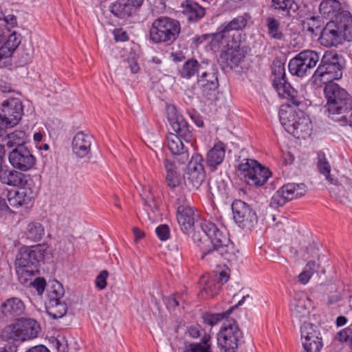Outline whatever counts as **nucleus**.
I'll use <instances>...</instances> for the list:
<instances>
[{"label":"nucleus","instance_id":"1","mask_svg":"<svg viewBox=\"0 0 352 352\" xmlns=\"http://www.w3.org/2000/svg\"><path fill=\"white\" fill-rule=\"evenodd\" d=\"M287 102V109H280L279 111L280 122L287 133L298 138H305L310 134L311 121L302 110L293 109V107H298L302 102L297 106L291 104L289 100Z\"/></svg>","mask_w":352,"mask_h":352},{"label":"nucleus","instance_id":"2","mask_svg":"<svg viewBox=\"0 0 352 352\" xmlns=\"http://www.w3.org/2000/svg\"><path fill=\"white\" fill-rule=\"evenodd\" d=\"M194 243L199 248L200 251V259L210 266L218 265L221 258L226 260L230 263H235L238 261L239 255L236 253H232L230 256V251L218 247L211 243L208 237L206 235L201 236L200 231H194L192 236Z\"/></svg>","mask_w":352,"mask_h":352},{"label":"nucleus","instance_id":"3","mask_svg":"<svg viewBox=\"0 0 352 352\" xmlns=\"http://www.w3.org/2000/svg\"><path fill=\"white\" fill-rule=\"evenodd\" d=\"M181 25L178 20L161 16L153 20L149 28V38L155 44L171 45L179 37Z\"/></svg>","mask_w":352,"mask_h":352},{"label":"nucleus","instance_id":"4","mask_svg":"<svg viewBox=\"0 0 352 352\" xmlns=\"http://www.w3.org/2000/svg\"><path fill=\"white\" fill-rule=\"evenodd\" d=\"M46 250L45 245L41 244L21 248L15 263L16 273L21 276H34L40 262L44 259Z\"/></svg>","mask_w":352,"mask_h":352},{"label":"nucleus","instance_id":"5","mask_svg":"<svg viewBox=\"0 0 352 352\" xmlns=\"http://www.w3.org/2000/svg\"><path fill=\"white\" fill-rule=\"evenodd\" d=\"M324 94L327 99L325 107L329 117L346 113L352 110V97L338 84L330 82L326 85Z\"/></svg>","mask_w":352,"mask_h":352},{"label":"nucleus","instance_id":"6","mask_svg":"<svg viewBox=\"0 0 352 352\" xmlns=\"http://www.w3.org/2000/svg\"><path fill=\"white\" fill-rule=\"evenodd\" d=\"M344 59L335 51H327L314 74V77L321 81L339 80L342 77Z\"/></svg>","mask_w":352,"mask_h":352},{"label":"nucleus","instance_id":"7","mask_svg":"<svg viewBox=\"0 0 352 352\" xmlns=\"http://www.w3.org/2000/svg\"><path fill=\"white\" fill-rule=\"evenodd\" d=\"M274 76L272 85L280 97L287 99L291 104L299 105L302 102V97L286 80L285 63L280 59L276 58L272 65Z\"/></svg>","mask_w":352,"mask_h":352},{"label":"nucleus","instance_id":"8","mask_svg":"<svg viewBox=\"0 0 352 352\" xmlns=\"http://www.w3.org/2000/svg\"><path fill=\"white\" fill-rule=\"evenodd\" d=\"M40 331L41 326L36 320L21 318L3 329L2 337L7 340L23 342L36 338Z\"/></svg>","mask_w":352,"mask_h":352},{"label":"nucleus","instance_id":"9","mask_svg":"<svg viewBox=\"0 0 352 352\" xmlns=\"http://www.w3.org/2000/svg\"><path fill=\"white\" fill-rule=\"evenodd\" d=\"M199 231L201 232V236L206 235L208 237L213 245L230 251V256L232 255L233 252L239 255V250L236 248L234 244L230 239L229 233L225 227H219L213 222L204 221L201 224Z\"/></svg>","mask_w":352,"mask_h":352},{"label":"nucleus","instance_id":"10","mask_svg":"<svg viewBox=\"0 0 352 352\" xmlns=\"http://www.w3.org/2000/svg\"><path fill=\"white\" fill-rule=\"evenodd\" d=\"M242 338L243 333L236 321L233 318L227 319L217 334L218 345L225 352H235Z\"/></svg>","mask_w":352,"mask_h":352},{"label":"nucleus","instance_id":"11","mask_svg":"<svg viewBox=\"0 0 352 352\" xmlns=\"http://www.w3.org/2000/svg\"><path fill=\"white\" fill-rule=\"evenodd\" d=\"M237 171L243 175L248 182L256 186L264 185L271 177L270 170L263 166L257 161L244 159L236 166Z\"/></svg>","mask_w":352,"mask_h":352},{"label":"nucleus","instance_id":"12","mask_svg":"<svg viewBox=\"0 0 352 352\" xmlns=\"http://www.w3.org/2000/svg\"><path fill=\"white\" fill-rule=\"evenodd\" d=\"M248 18L245 14L239 15L233 18L228 22L223 23L215 33H213L212 40L216 42L219 41H232L234 43L241 42V32L248 25Z\"/></svg>","mask_w":352,"mask_h":352},{"label":"nucleus","instance_id":"13","mask_svg":"<svg viewBox=\"0 0 352 352\" xmlns=\"http://www.w3.org/2000/svg\"><path fill=\"white\" fill-rule=\"evenodd\" d=\"M307 186L305 184L287 183L280 187L272 197L270 206L276 209L287 202L305 195Z\"/></svg>","mask_w":352,"mask_h":352},{"label":"nucleus","instance_id":"14","mask_svg":"<svg viewBox=\"0 0 352 352\" xmlns=\"http://www.w3.org/2000/svg\"><path fill=\"white\" fill-rule=\"evenodd\" d=\"M320 60L319 54L314 50H303L292 58L288 68L291 74L298 77L304 76L313 69Z\"/></svg>","mask_w":352,"mask_h":352},{"label":"nucleus","instance_id":"15","mask_svg":"<svg viewBox=\"0 0 352 352\" xmlns=\"http://www.w3.org/2000/svg\"><path fill=\"white\" fill-rule=\"evenodd\" d=\"M203 160L201 155L195 153L188 164L184 179L186 186L190 190H197L205 180L206 173Z\"/></svg>","mask_w":352,"mask_h":352},{"label":"nucleus","instance_id":"16","mask_svg":"<svg viewBox=\"0 0 352 352\" xmlns=\"http://www.w3.org/2000/svg\"><path fill=\"white\" fill-rule=\"evenodd\" d=\"M219 41L216 42L215 40L212 39L210 42L211 49L214 50H219L220 47L226 49L225 52L221 54V59L225 60L227 66L230 68L238 66L245 57L244 52L240 47L241 42H237L235 44L232 41Z\"/></svg>","mask_w":352,"mask_h":352},{"label":"nucleus","instance_id":"17","mask_svg":"<svg viewBox=\"0 0 352 352\" xmlns=\"http://www.w3.org/2000/svg\"><path fill=\"white\" fill-rule=\"evenodd\" d=\"M233 218L243 229H251L258 221L254 210L243 201L235 199L232 204Z\"/></svg>","mask_w":352,"mask_h":352},{"label":"nucleus","instance_id":"18","mask_svg":"<svg viewBox=\"0 0 352 352\" xmlns=\"http://www.w3.org/2000/svg\"><path fill=\"white\" fill-rule=\"evenodd\" d=\"M166 117L172 126L175 134H178L188 144L192 145L193 135L190 130V126L184 117L179 114L174 105H168L166 107Z\"/></svg>","mask_w":352,"mask_h":352},{"label":"nucleus","instance_id":"19","mask_svg":"<svg viewBox=\"0 0 352 352\" xmlns=\"http://www.w3.org/2000/svg\"><path fill=\"white\" fill-rule=\"evenodd\" d=\"M8 160L13 168L28 171L36 164V157L27 146L14 148L10 152Z\"/></svg>","mask_w":352,"mask_h":352},{"label":"nucleus","instance_id":"20","mask_svg":"<svg viewBox=\"0 0 352 352\" xmlns=\"http://www.w3.org/2000/svg\"><path fill=\"white\" fill-rule=\"evenodd\" d=\"M23 105L18 98H9L3 101L0 107V120L10 127L17 124L23 115Z\"/></svg>","mask_w":352,"mask_h":352},{"label":"nucleus","instance_id":"21","mask_svg":"<svg viewBox=\"0 0 352 352\" xmlns=\"http://www.w3.org/2000/svg\"><path fill=\"white\" fill-rule=\"evenodd\" d=\"M311 301L305 292H296L290 304L293 321L305 322L309 317Z\"/></svg>","mask_w":352,"mask_h":352},{"label":"nucleus","instance_id":"22","mask_svg":"<svg viewBox=\"0 0 352 352\" xmlns=\"http://www.w3.org/2000/svg\"><path fill=\"white\" fill-rule=\"evenodd\" d=\"M318 40L320 43L325 47L337 46L342 43L344 37L340 27L338 15L322 28Z\"/></svg>","mask_w":352,"mask_h":352},{"label":"nucleus","instance_id":"23","mask_svg":"<svg viewBox=\"0 0 352 352\" xmlns=\"http://www.w3.org/2000/svg\"><path fill=\"white\" fill-rule=\"evenodd\" d=\"M217 74V70L212 68L202 71L201 75L197 76V84L208 100L214 98L217 93L219 85Z\"/></svg>","mask_w":352,"mask_h":352},{"label":"nucleus","instance_id":"24","mask_svg":"<svg viewBox=\"0 0 352 352\" xmlns=\"http://www.w3.org/2000/svg\"><path fill=\"white\" fill-rule=\"evenodd\" d=\"M0 182L4 185L19 188L30 186L31 178L30 175H26L21 170L6 167L0 171Z\"/></svg>","mask_w":352,"mask_h":352},{"label":"nucleus","instance_id":"25","mask_svg":"<svg viewBox=\"0 0 352 352\" xmlns=\"http://www.w3.org/2000/svg\"><path fill=\"white\" fill-rule=\"evenodd\" d=\"M21 43V35L15 32L10 34L0 47V67L12 66V56Z\"/></svg>","mask_w":352,"mask_h":352},{"label":"nucleus","instance_id":"26","mask_svg":"<svg viewBox=\"0 0 352 352\" xmlns=\"http://www.w3.org/2000/svg\"><path fill=\"white\" fill-rule=\"evenodd\" d=\"M21 43V35L15 32L10 34L0 47V67L12 66V56Z\"/></svg>","mask_w":352,"mask_h":352},{"label":"nucleus","instance_id":"27","mask_svg":"<svg viewBox=\"0 0 352 352\" xmlns=\"http://www.w3.org/2000/svg\"><path fill=\"white\" fill-rule=\"evenodd\" d=\"M21 43V35L15 32L10 34L0 47V67L12 66V56Z\"/></svg>","mask_w":352,"mask_h":352},{"label":"nucleus","instance_id":"28","mask_svg":"<svg viewBox=\"0 0 352 352\" xmlns=\"http://www.w3.org/2000/svg\"><path fill=\"white\" fill-rule=\"evenodd\" d=\"M144 0H117L109 6L111 12L120 19L131 16L140 8Z\"/></svg>","mask_w":352,"mask_h":352},{"label":"nucleus","instance_id":"29","mask_svg":"<svg viewBox=\"0 0 352 352\" xmlns=\"http://www.w3.org/2000/svg\"><path fill=\"white\" fill-rule=\"evenodd\" d=\"M182 140L183 138L178 134L169 133L166 137V145L178 162L185 164L189 159V153Z\"/></svg>","mask_w":352,"mask_h":352},{"label":"nucleus","instance_id":"30","mask_svg":"<svg viewBox=\"0 0 352 352\" xmlns=\"http://www.w3.org/2000/svg\"><path fill=\"white\" fill-rule=\"evenodd\" d=\"M19 188L20 190H10L8 192V201L13 208L28 204L36 195V192L32 189L30 186Z\"/></svg>","mask_w":352,"mask_h":352},{"label":"nucleus","instance_id":"31","mask_svg":"<svg viewBox=\"0 0 352 352\" xmlns=\"http://www.w3.org/2000/svg\"><path fill=\"white\" fill-rule=\"evenodd\" d=\"M92 137L88 134L79 131L76 133L72 140V151L78 157L82 158L88 156L91 151Z\"/></svg>","mask_w":352,"mask_h":352},{"label":"nucleus","instance_id":"32","mask_svg":"<svg viewBox=\"0 0 352 352\" xmlns=\"http://www.w3.org/2000/svg\"><path fill=\"white\" fill-rule=\"evenodd\" d=\"M4 316L15 318L22 315L25 309L23 301L18 297H11L6 300L0 306Z\"/></svg>","mask_w":352,"mask_h":352},{"label":"nucleus","instance_id":"33","mask_svg":"<svg viewBox=\"0 0 352 352\" xmlns=\"http://www.w3.org/2000/svg\"><path fill=\"white\" fill-rule=\"evenodd\" d=\"M225 154L226 146L221 142L215 144L214 146L208 151L206 162L211 171L216 170L217 167L222 164L225 158Z\"/></svg>","mask_w":352,"mask_h":352},{"label":"nucleus","instance_id":"34","mask_svg":"<svg viewBox=\"0 0 352 352\" xmlns=\"http://www.w3.org/2000/svg\"><path fill=\"white\" fill-rule=\"evenodd\" d=\"M182 13L188 22L196 23L202 19L205 14V9L197 3L186 0L182 3Z\"/></svg>","mask_w":352,"mask_h":352},{"label":"nucleus","instance_id":"35","mask_svg":"<svg viewBox=\"0 0 352 352\" xmlns=\"http://www.w3.org/2000/svg\"><path fill=\"white\" fill-rule=\"evenodd\" d=\"M177 219L184 232H188L195 223V212L188 206H179L177 210Z\"/></svg>","mask_w":352,"mask_h":352},{"label":"nucleus","instance_id":"36","mask_svg":"<svg viewBox=\"0 0 352 352\" xmlns=\"http://www.w3.org/2000/svg\"><path fill=\"white\" fill-rule=\"evenodd\" d=\"M249 295L243 296V298L238 302V303L234 306L228 309L226 311L218 314H211V313H205L202 315L203 321L205 324H208L211 327L216 325L223 319H230L229 318V315L231 314L232 310L243 304L246 298H248Z\"/></svg>","mask_w":352,"mask_h":352},{"label":"nucleus","instance_id":"37","mask_svg":"<svg viewBox=\"0 0 352 352\" xmlns=\"http://www.w3.org/2000/svg\"><path fill=\"white\" fill-rule=\"evenodd\" d=\"M211 345V336L204 332L201 342H186L182 352H212Z\"/></svg>","mask_w":352,"mask_h":352},{"label":"nucleus","instance_id":"38","mask_svg":"<svg viewBox=\"0 0 352 352\" xmlns=\"http://www.w3.org/2000/svg\"><path fill=\"white\" fill-rule=\"evenodd\" d=\"M320 13L325 18L336 19L342 11L341 4L338 0H323L319 6Z\"/></svg>","mask_w":352,"mask_h":352},{"label":"nucleus","instance_id":"39","mask_svg":"<svg viewBox=\"0 0 352 352\" xmlns=\"http://www.w3.org/2000/svg\"><path fill=\"white\" fill-rule=\"evenodd\" d=\"M164 166L166 172V184L170 188H175L181 183L180 175L176 170V166L173 162L164 159Z\"/></svg>","mask_w":352,"mask_h":352},{"label":"nucleus","instance_id":"40","mask_svg":"<svg viewBox=\"0 0 352 352\" xmlns=\"http://www.w3.org/2000/svg\"><path fill=\"white\" fill-rule=\"evenodd\" d=\"M204 67L195 58H190L186 60L179 70V74L182 78L190 79L195 76H199V72H202Z\"/></svg>","mask_w":352,"mask_h":352},{"label":"nucleus","instance_id":"41","mask_svg":"<svg viewBox=\"0 0 352 352\" xmlns=\"http://www.w3.org/2000/svg\"><path fill=\"white\" fill-rule=\"evenodd\" d=\"M340 27L344 41H352V15L349 11H342L339 14Z\"/></svg>","mask_w":352,"mask_h":352},{"label":"nucleus","instance_id":"42","mask_svg":"<svg viewBox=\"0 0 352 352\" xmlns=\"http://www.w3.org/2000/svg\"><path fill=\"white\" fill-rule=\"evenodd\" d=\"M45 235V228L39 222L32 221L28 224L25 231V238L32 242L40 241Z\"/></svg>","mask_w":352,"mask_h":352},{"label":"nucleus","instance_id":"43","mask_svg":"<svg viewBox=\"0 0 352 352\" xmlns=\"http://www.w3.org/2000/svg\"><path fill=\"white\" fill-rule=\"evenodd\" d=\"M317 168L320 173L322 174L330 184L338 185L337 179L331 176V166L326 158L325 154L322 152L318 153Z\"/></svg>","mask_w":352,"mask_h":352},{"label":"nucleus","instance_id":"44","mask_svg":"<svg viewBox=\"0 0 352 352\" xmlns=\"http://www.w3.org/2000/svg\"><path fill=\"white\" fill-rule=\"evenodd\" d=\"M272 6L288 16H292L299 8L298 3L294 0H272Z\"/></svg>","mask_w":352,"mask_h":352},{"label":"nucleus","instance_id":"45","mask_svg":"<svg viewBox=\"0 0 352 352\" xmlns=\"http://www.w3.org/2000/svg\"><path fill=\"white\" fill-rule=\"evenodd\" d=\"M46 311L53 319H58L63 317L67 313V306L63 301L45 302Z\"/></svg>","mask_w":352,"mask_h":352},{"label":"nucleus","instance_id":"46","mask_svg":"<svg viewBox=\"0 0 352 352\" xmlns=\"http://www.w3.org/2000/svg\"><path fill=\"white\" fill-rule=\"evenodd\" d=\"M302 29L311 34L312 36H317L320 35L322 30V22L318 16H311L306 19L302 23Z\"/></svg>","mask_w":352,"mask_h":352},{"label":"nucleus","instance_id":"47","mask_svg":"<svg viewBox=\"0 0 352 352\" xmlns=\"http://www.w3.org/2000/svg\"><path fill=\"white\" fill-rule=\"evenodd\" d=\"M27 135L23 131H14L7 135V146L8 147L25 146Z\"/></svg>","mask_w":352,"mask_h":352},{"label":"nucleus","instance_id":"48","mask_svg":"<svg viewBox=\"0 0 352 352\" xmlns=\"http://www.w3.org/2000/svg\"><path fill=\"white\" fill-rule=\"evenodd\" d=\"M221 287V284L217 282V280L211 278L200 289V295L204 298H213L219 293Z\"/></svg>","mask_w":352,"mask_h":352},{"label":"nucleus","instance_id":"49","mask_svg":"<svg viewBox=\"0 0 352 352\" xmlns=\"http://www.w3.org/2000/svg\"><path fill=\"white\" fill-rule=\"evenodd\" d=\"M302 352H320L323 347V341L322 336L313 338H303Z\"/></svg>","mask_w":352,"mask_h":352},{"label":"nucleus","instance_id":"50","mask_svg":"<svg viewBox=\"0 0 352 352\" xmlns=\"http://www.w3.org/2000/svg\"><path fill=\"white\" fill-rule=\"evenodd\" d=\"M300 335L302 339L322 336L318 327L316 324L308 323L306 321L302 322L300 326Z\"/></svg>","mask_w":352,"mask_h":352},{"label":"nucleus","instance_id":"51","mask_svg":"<svg viewBox=\"0 0 352 352\" xmlns=\"http://www.w3.org/2000/svg\"><path fill=\"white\" fill-rule=\"evenodd\" d=\"M269 35L277 40H282L284 34L280 31V23L274 18L269 17L266 20Z\"/></svg>","mask_w":352,"mask_h":352},{"label":"nucleus","instance_id":"52","mask_svg":"<svg viewBox=\"0 0 352 352\" xmlns=\"http://www.w3.org/2000/svg\"><path fill=\"white\" fill-rule=\"evenodd\" d=\"M64 293L62 285L58 282H56L52 285L50 289L48 290L47 300L45 302H52V301L54 302L62 300Z\"/></svg>","mask_w":352,"mask_h":352},{"label":"nucleus","instance_id":"53","mask_svg":"<svg viewBox=\"0 0 352 352\" xmlns=\"http://www.w3.org/2000/svg\"><path fill=\"white\" fill-rule=\"evenodd\" d=\"M186 296V294L184 292L168 296L165 300L167 309L169 311H174L182 302H184Z\"/></svg>","mask_w":352,"mask_h":352},{"label":"nucleus","instance_id":"54","mask_svg":"<svg viewBox=\"0 0 352 352\" xmlns=\"http://www.w3.org/2000/svg\"><path fill=\"white\" fill-rule=\"evenodd\" d=\"M33 57V50L31 47L23 48L20 54L19 59V65L24 66L28 65L32 61Z\"/></svg>","mask_w":352,"mask_h":352},{"label":"nucleus","instance_id":"55","mask_svg":"<svg viewBox=\"0 0 352 352\" xmlns=\"http://www.w3.org/2000/svg\"><path fill=\"white\" fill-rule=\"evenodd\" d=\"M155 233L161 241H166L170 238V228L166 224H161L155 229Z\"/></svg>","mask_w":352,"mask_h":352},{"label":"nucleus","instance_id":"56","mask_svg":"<svg viewBox=\"0 0 352 352\" xmlns=\"http://www.w3.org/2000/svg\"><path fill=\"white\" fill-rule=\"evenodd\" d=\"M109 276V272L107 270H102L96 276L95 280L96 287L102 290L107 287V279Z\"/></svg>","mask_w":352,"mask_h":352},{"label":"nucleus","instance_id":"57","mask_svg":"<svg viewBox=\"0 0 352 352\" xmlns=\"http://www.w3.org/2000/svg\"><path fill=\"white\" fill-rule=\"evenodd\" d=\"M187 334L193 339H197L199 337H201L204 336V334L201 333V327L199 324H192L187 327L186 329Z\"/></svg>","mask_w":352,"mask_h":352},{"label":"nucleus","instance_id":"58","mask_svg":"<svg viewBox=\"0 0 352 352\" xmlns=\"http://www.w3.org/2000/svg\"><path fill=\"white\" fill-rule=\"evenodd\" d=\"M336 338L340 342L348 343V342L352 338V329L347 327L342 329L338 333Z\"/></svg>","mask_w":352,"mask_h":352},{"label":"nucleus","instance_id":"59","mask_svg":"<svg viewBox=\"0 0 352 352\" xmlns=\"http://www.w3.org/2000/svg\"><path fill=\"white\" fill-rule=\"evenodd\" d=\"M32 286L36 289L38 295H42L45 291L46 281L43 278H36L32 283Z\"/></svg>","mask_w":352,"mask_h":352},{"label":"nucleus","instance_id":"60","mask_svg":"<svg viewBox=\"0 0 352 352\" xmlns=\"http://www.w3.org/2000/svg\"><path fill=\"white\" fill-rule=\"evenodd\" d=\"M1 19L4 22L5 25H8V28H13L17 23L16 17L14 14L4 16L3 13H0V20Z\"/></svg>","mask_w":352,"mask_h":352},{"label":"nucleus","instance_id":"61","mask_svg":"<svg viewBox=\"0 0 352 352\" xmlns=\"http://www.w3.org/2000/svg\"><path fill=\"white\" fill-rule=\"evenodd\" d=\"M114 38L116 41L124 42L129 40V36L126 31L122 29H116L113 30Z\"/></svg>","mask_w":352,"mask_h":352},{"label":"nucleus","instance_id":"62","mask_svg":"<svg viewBox=\"0 0 352 352\" xmlns=\"http://www.w3.org/2000/svg\"><path fill=\"white\" fill-rule=\"evenodd\" d=\"M125 62L127 63L128 67L130 68L132 74L138 73L140 71V66L135 58H128Z\"/></svg>","mask_w":352,"mask_h":352},{"label":"nucleus","instance_id":"63","mask_svg":"<svg viewBox=\"0 0 352 352\" xmlns=\"http://www.w3.org/2000/svg\"><path fill=\"white\" fill-rule=\"evenodd\" d=\"M312 274H313L312 272L306 269L305 270H304L302 272H301L299 274V276H298L299 281L302 284L305 285L306 283H307L309 282V279L311 278V277L312 276Z\"/></svg>","mask_w":352,"mask_h":352},{"label":"nucleus","instance_id":"64","mask_svg":"<svg viewBox=\"0 0 352 352\" xmlns=\"http://www.w3.org/2000/svg\"><path fill=\"white\" fill-rule=\"evenodd\" d=\"M8 341V342L5 346L0 349V352H16L18 346L14 343L10 342V340Z\"/></svg>","mask_w":352,"mask_h":352}]
</instances>
